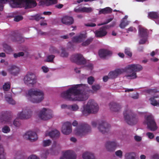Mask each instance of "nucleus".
<instances>
[{
	"instance_id": "nucleus-40",
	"label": "nucleus",
	"mask_w": 159,
	"mask_h": 159,
	"mask_svg": "<svg viewBox=\"0 0 159 159\" xmlns=\"http://www.w3.org/2000/svg\"><path fill=\"white\" fill-rule=\"evenodd\" d=\"M61 56L63 57H66L68 56V53L66 52L64 48L61 49V52L60 54Z\"/></svg>"
},
{
	"instance_id": "nucleus-17",
	"label": "nucleus",
	"mask_w": 159,
	"mask_h": 159,
	"mask_svg": "<svg viewBox=\"0 0 159 159\" xmlns=\"http://www.w3.org/2000/svg\"><path fill=\"white\" fill-rule=\"evenodd\" d=\"M24 139L32 142L38 139L36 133L32 131H29L26 132L23 136Z\"/></svg>"
},
{
	"instance_id": "nucleus-13",
	"label": "nucleus",
	"mask_w": 159,
	"mask_h": 159,
	"mask_svg": "<svg viewBox=\"0 0 159 159\" xmlns=\"http://www.w3.org/2000/svg\"><path fill=\"white\" fill-rule=\"evenodd\" d=\"M143 123L147 125L148 127L152 131H154L157 129L153 118L151 115H149L145 117Z\"/></svg>"
},
{
	"instance_id": "nucleus-31",
	"label": "nucleus",
	"mask_w": 159,
	"mask_h": 159,
	"mask_svg": "<svg viewBox=\"0 0 159 159\" xmlns=\"http://www.w3.org/2000/svg\"><path fill=\"white\" fill-rule=\"evenodd\" d=\"M136 153L134 152L126 153L125 155V159H135Z\"/></svg>"
},
{
	"instance_id": "nucleus-2",
	"label": "nucleus",
	"mask_w": 159,
	"mask_h": 159,
	"mask_svg": "<svg viewBox=\"0 0 159 159\" xmlns=\"http://www.w3.org/2000/svg\"><path fill=\"white\" fill-rule=\"evenodd\" d=\"M143 67L138 64H131L127 65L124 68H118L110 72L108 74L110 78H116L124 72H126L125 76L129 79H134L137 77L136 72L141 70Z\"/></svg>"
},
{
	"instance_id": "nucleus-34",
	"label": "nucleus",
	"mask_w": 159,
	"mask_h": 159,
	"mask_svg": "<svg viewBox=\"0 0 159 159\" xmlns=\"http://www.w3.org/2000/svg\"><path fill=\"white\" fill-rule=\"evenodd\" d=\"M150 100L151 104L154 106H159V100H157L155 99V98H150Z\"/></svg>"
},
{
	"instance_id": "nucleus-56",
	"label": "nucleus",
	"mask_w": 159,
	"mask_h": 159,
	"mask_svg": "<svg viewBox=\"0 0 159 159\" xmlns=\"http://www.w3.org/2000/svg\"><path fill=\"white\" fill-rule=\"evenodd\" d=\"M50 51L53 53H59V52L58 50L53 47L51 48L50 49Z\"/></svg>"
},
{
	"instance_id": "nucleus-8",
	"label": "nucleus",
	"mask_w": 159,
	"mask_h": 159,
	"mask_svg": "<svg viewBox=\"0 0 159 159\" xmlns=\"http://www.w3.org/2000/svg\"><path fill=\"white\" fill-rule=\"evenodd\" d=\"M71 60L77 64L79 65H84L86 66L87 68L91 70L93 68V66L91 63H87L86 62L83 56L80 54H77L73 55L71 57Z\"/></svg>"
},
{
	"instance_id": "nucleus-35",
	"label": "nucleus",
	"mask_w": 159,
	"mask_h": 159,
	"mask_svg": "<svg viewBox=\"0 0 159 159\" xmlns=\"http://www.w3.org/2000/svg\"><path fill=\"white\" fill-rule=\"evenodd\" d=\"M6 100L9 103L12 105L16 104V102L13 100L11 96H8L7 95L5 96Z\"/></svg>"
},
{
	"instance_id": "nucleus-51",
	"label": "nucleus",
	"mask_w": 159,
	"mask_h": 159,
	"mask_svg": "<svg viewBox=\"0 0 159 159\" xmlns=\"http://www.w3.org/2000/svg\"><path fill=\"white\" fill-rule=\"evenodd\" d=\"M49 153L48 151H47L41 155V157L43 159H45Z\"/></svg>"
},
{
	"instance_id": "nucleus-62",
	"label": "nucleus",
	"mask_w": 159,
	"mask_h": 159,
	"mask_svg": "<svg viewBox=\"0 0 159 159\" xmlns=\"http://www.w3.org/2000/svg\"><path fill=\"white\" fill-rule=\"evenodd\" d=\"M69 105H67L66 104H62L61 106V107L62 109L67 108L68 109Z\"/></svg>"
},
{
	"instance_id": "nucleus-38",
	"label": "nucleus",
	"mask_w": 159,
	"mask_h": 159,
	"mask_svg": "<svg viewBox=\"0 0 159 159\" xmlns=\"http://www.w3.org/2000/svg\"><path fill=\"white\" fill-rule=\"evenodd\" d=\"M3 46V50L6 52L9 53L11 51V48L7 44H4Z\"/></svg>"
},
{
	"instance_id": "nucleus-5",
	"label": "nucleus",
	"mask_w": 159,
	"mask_h": 159,
	"mask_svg": "<svg viewBox=\"0 0 159 159\" xmlns=\"http://www.w3.org/2000/svg\"><path fill=\"white\" fill-rule=\"evenodd\" d=\"M99 107L97 104L93 100H89L86 105L84 106L80 109L84 116H87L91 113L97 112Z\"/></svg>"
},
{
	"instance_id": "nucleus-60",
	"label": "nucleus",
	"mask_w": 159,
	"mask_h": 159,
	"mask_svg": "<svg viewBox=\"0 0 159 159\" xmlns=\"http://www.w3.org/2000/svg\"><path fill=\"white\" fill-rule=\"evenodd\" d=\"M134 139L137 141H140L142 139V137L136 135L134 136Z\"/></svg>"
},
{
	"instance_id": "nucleus-22",
	"label": "nucleus",
	"mask_w": 159,
	"mask_h": 159,
	"mask_svg": "<svg viewBox=\"0 0 159 159\" xmlns=\"http://www.w3.org/2000/svg\"><path fill=\"white\" fill-rule=\"evenodd\" d=\"M7 70L11 74L15 75L19 73L20 69L16 66L11 65L9 66Z\"/></svg>"
},
{
	"instance_id": "nucleus-28",
	"label": "nucleus",
	"mask_w": 159,
	"mask_h": 159,
	"mask_svg": "<svg viewBox=\"0 0 159 159\" xmlns=\"http://www.w3.org/2000/svg\"><path fill=\"white\" fill-rule=\"evenodd\" d=\"M111 52L107 50L101 49L98 52L99 56L101 57H103L106 56H108L111 54Z\"/></svg>"
},
{
	"instance_id": "nucleus-10",
	"label": "nucleus",
	"mask_w": 159,
	"mask_h": 159,
	"mask_svg": "<svg viewBox=\"0 0 159 159\" xmlns=\"http://www.w3.org/2000/svg\"><path fill=\"white\" fill-rule=\"evenodd\" d=\"M90 130V127L88 125L85 124L78 126L74 130V132L76 135L81 137L85 135Z\"/></svg>"
},
{
	"instance_id": "nucleus-50",
	"label": "nucleus",
	"mask_w": 159,
	"mask_h": 159,
	"mask_svg": "<svg viewBox=\"0 0 159 159\" xmlns=\"http://www.w3.org/2000/svg\"><path fill=\"white\" fill-rule=\"evenodd\" d=\"M24 53L23 52H20L14 54V57L15 58H17L18 57L23 56Z\"/></svg>"
},
{
	"instance_id": "nucleus-11",
	"label": "nucleus",
	"mask_w": 159,
	"mask_h": 159,
	"mask_svg": "<svg viewBox=\"0 0 159 159\" xmlns=\"http://www.w3.org/2000/svg\"><path fill=\"white\" fill-rule=\"evenodd\" d=\"M98 124V128L99 131L102 134L107 132L109 130L110 125L105 121H102L98 122L97 121H93L92 124L93 127H96Z\"/></svg>"
},
{
	"instance_id": "nucleus-49",
	"label": "nucleus",
	"mask_w": 159,
	"mask_h": 159,
	"mask_svg": "<svg viewBox=\"0 0 159 159\" xmlns=\"http://www.w3.org/2000/svg\"><path fill=\"white\" fill-rule=\"evenodd\" d=\"M147 92L148 93L151 94L156 93L158 92V91L156 89H149L147 90Z\"/></svg>"
},
{
	"instance_id": "nucleus-9",
	"label": "nucleus",
	"mask_w": 159,
	"mask_h": 159,
	"mask_svg": "<svg viewBox=\"0 0 159 159\" xmlns=\"http://www.w3.org/2000/svg\"><path fill=\"white\" fill-rule=\"evenodd\" d=\"M52 111L49 109L43 108L39 111L38 116L41 120H47L52 118L53 117Z\"/></svg>"
},
{
	"instance_id": "nucleus-43",
	"label": "nucleus",
	"mask_w": 159,
	"mask_h": 159,
	"mask_svg": "<svg viewBox=\"0 0 159 159\" xmlns=\"http://www.w3.org/2000/svg\"><path fill=\"white\" fill-rule=\"evenodd\" d=\"M43 146L46 147L49 146L51 144V141L49 139H47L43 140Z\"/></svg>"
},
{
	"instance_id": "nucleus-32",
	"label": "nucleus",
	"mask_w": 159,
	"mask_h": 159,
	"mask_svg": "<svg viewBox=\"0 0 159 159\" xmlns=\"http://www.w3.org/2000/svg\"><path fill=\"white\" fill-rule=\"evenodd\" d=\"M79 108V106L76 104L69 105L68 109L71 111H78Z\"/></svg>"
},
{
	"instance_id": "nucleus-53",
	"label": "nucleus",
	"mask_w": 159,
	"mask_h": 159,
	"mask_svg": "<svg viewBox=\"0 0 159 159\" xmlns=\"http://www.w3.org/2000/svg\"><path fill=\"white\" fill-rule=\"evenodd\" d=\"M125 53L129 56V57H131L132 55L131 52L130 51L129 49V48H125Z\"/></svg>"
},
{
	"instance_id": "nucleus-30",
	"label": "nucleus",
	"mask_w": 159,
	"mask_h": 159,
	"mask_svg": "<svg viewBox=\"0 0 159 159\" xmlns=\"http://www.w3.org/2000/svg\"><path fill=\"white\" fill-rule=\"evenodd\" d=\"M110 106L111 109L114 111H118L120 108V106L115 103H111Z\"/></svg>"
},
{
	"instance_id": "nucleus-6",
	"label": "nucleus",
	"mask_w": 159,
	"mask_h": 159,
	"mask_svg": "<svg viewBox=\"0 0 159 159\" xmlns=\"http://www.w3.org/2000/svg\"><path fill=\"white\" fill-rule=\"evenodd\" d=\"M123 114L126 122L129 125H133L137 122L138 118L130 109L128 108L126 109Z\"/></svg>"
},
{
	"instance_id": "nucleus-19",
	"label": "nucleus",
	"mask_w": 159,
	"mask_h": 159,
	"mask_svg": "<svg viewBox=\"0 0 159 159\" xmlns=\"http://www.w3.org/2000/svg\"><path fill=\"white\" fill-rule=\"evenodd\" d=\"M0 123L11 125V117H6L5 112H2L0 113Z\"/></svg>"
},
{
	"instance_id": "nucleus-52",
	"label": "nucleus",
	"mask_w": 159,
	"mask_h": 159,
	"mask_svg": "<svg viewBox=\"0 0 159 159\" xmlns=\"http://www.w3.org/2000/svg\"><path fill=\"white\" fill-rule=\"evenodd\" d=\"M100 88V86L98 85H94L92 86V89L94 91H96L99 89Z\"/></svg>"
},
{
	"instance_id": "nucleus-54",
	"label": "nucleus",
	"mask_w": 159,
	"mask_h": 159,
	"mask_svg": "<svg viewBox=\"0 0 159 159\" xmlns=\"http://www.w3.org/2000/svg\"><path fill=\"white\" fill-rule=\"evenodd\" d=\"M94 81V78L92 77H90L88 78V81L89 84H91Z\"/></svg>"
},
{
	"instance_id": "nucleus-29",
	"label": "nucleus",
	"mask_w": 159,
	"mask_h": 159,
	"mask_svg": "<svg viewBox=\"0 0 159 159\" xmlns=\"http://www.w3.org/2000/svg\"><path fill=\"white\" fill-rule=\"evenodd\" d=\"M112 9L109 7H106L103 9H101L99 10L98 14H105L110 13L112 12Z\"/></svg>"
},
{
	"instance_id": "nucleus-33",
	"label": "nucleus",
	"mask_w": 159,
	"mask_h": 159,
	"mask_svg": "<svg viewBox=\"0 0 159 159\" xmlns=\"http://www.w3.org/2000/svg\"><path fill=\"white\" fill-rule=\"evenodd\" d=\"M130 21L127 20L122 19L120 25V27L122 29H124L126 26L128 25Z\"/></svg>"
},
{
	"instance_id": "nucleus-59",
	"label": "nucleus",
	"mask_w": 159,
	"mask_h": 159,
	"mask_svg": "<svg viewBox=\"0 0 159 159\" xmlns=\"http://www.w3.org/2000/svg\"><path fill=\"white\" fill-rule=\"evenodd\" d=\"M28 159H39V158L35 155H32L30 156Z\"/></svg>"
},
{
	"instance_id": "nucleus-7",
	"label": "nucleus",
	"mask_w": 159,
	"mask_h": 159,
	"mask_svg": "<svg viewBox=\"0 0 159 159\" xmlns=\"http://www.w3.org/2000/svg\"><path fill=\"white\" fill-rule=\"evenodd\" d=\"M86 38L87 35L86 33H80L73 37L72 39V42L76 43L82 42V45L83 46H86L89 44L93 39V38H90L84 41Z\"/></svg>"
},
{
	"instance_id": "nucleus-37",
	"label": "nucleus",
	"mask_w": 159,
	"mask_h": 159,
	"mask_svg": "<svg viewBox=\"0 0 159 159\" xmlns=\"http://www.w3.org/2000/svg\"><path fill=\"white\" fill-rule=\"evenodd\" d=\"M11 84L10 82H7L4 83L3 86V89L5 91L8 90L10 88Z\"/></svg>"
},
{
	"instance_id": "nucleus-61",
	"label": "nucleus",
	"mask_w": 159,
	"mask_h": 159,
	"mask_svg": "<svg viewBox=\"0 0 159 159\" xmlns=\"http://www.w3.org/2000/svg\"><path fill=\"white\" fill-rule=\"evenodd\" d=\"M85 25L87 26L94 27L96 25L94 23H90L86 24Z\"/></svg>"
},
{
	"instance_id": "nucleus-64",
	"label": "nucleus",
	"mask_w": 159,
	"mask_h": 159,
	"mask_svg": "<svg viewBox=\"0 0 159 159\" xmlns=\"http://www.w3.org/2000/svg\"><path fill=\"white\" fill-rule=\"evenodd\" d=\"M132 97L135 99H137L139 98V95L138 93H136L132 96Z\"/></svg>"
},
{
	"instance_id": "nucleus-27",
	"label": "nucleus",
	"mask_w": 159,
	"mask_h": 159,
	"mask_svg": "<svg viewBox=\"0 0 159 159\" xmlns=\"http://www.w3.org/2000/svg\"><path fill=\"white\" fill-rule=\"evenodd\" d=\"M82 158L83 159H96L94 154L89 152H85L82 155Z\"/></svg>"
},
{
	"instance_id": "nucleus-55",
	"label": "nucleus",
	"mask_w": 159,
	"mask_h": 159,
	"mask_svg": "<svg viewBox=\"0 0 159 159\" xmlns=\"http://www.w3.org/2000/svg\"><path fill=\"white\" fill-rule=\"evenodd\" d=\"M137 31L136 29L133 27H130L127 30V32H136Z\"/></svg>"
},
{
	"instance_id": "nucleus-1",
	"label": "nucleus",
	"mask_w": 159,
	"mask_h": 159,
	"mask_svg": "<svg viewBox=\"0 0 159 159\" xmlns=\"http://www.w3.org/2000/svg\"><path fill=\"white\" fill-rule=\"evenodd\" d=\"M88 87L86 84H82L72 85L66 91L61 94L62 97L73 101H84L89 97V95L84 91H88Z\"/></svg>"
},
{
	"instance_id": "nucleus-15",
	"label": "nucleus",
	"mask_w": 159,
	"mask_h": 159,
	"mask_svg": "<svg viewBox=\"0 0 159 159\" xmlns=\"http://www.w3.org/2000/svg\"><path fill=\"white\" fill-rule=\"evenodd\" d=\"M118 146L119 144L116 140L107 141L105 144L106 149L109 152L114 151Z\"/></svg>"
},
{
	"instance_id": "nucleus-24",
	"label": "nucleus",
	"mask_w": 159,
	"mask_h": 159,
	"mask_svg": "<svg viewBox=\"0 0 159 159\" xmlns=\"http://www.w3.org/2000/svg\"><path fill=\"white\" fill-rule=\"evenodd\" d=\"M139 34L140 37H147V30L141 25L139 26Z\"/></svg>"
},
{
	"instance_id": "nucleus-25",
	"label": "nucleus",
	"mask_w": 159,
	"mask_h": 159,
	"mask_svg": "<svg viewBox=\"0 0 159 159\" xmlns=\"http://www.w3.org/2000/svg\"><path fill=\"white\" fill-rule=\"evenodd\" d=\"M74 11L76 12H84L88 13L92 11H93V9L90 7H80L78 8H75Z\"/></svg>"
},
{
	"instance_id": "nucleus-36",
	"label": "nucleus",
	"mask_w": 159,
	"mask_h": 159,
	"mask_svg": "<svg viewBox=\"0 0 159 159\" xmlns=\"http://www.w3.org/2000/svg\"><path fill=\"white\" fill-rule=\"evenodd\" d=\"M57 2V0H45V4L46 6H48L56 3Z\"/></svg>"
},
{
	"instance_id": "nucleus-44",
	"label": "nucleus",
	"mask_w": 159,
	"mask_h": 159,
	"mask_svg": "<svg viewBox=\"0 0 159 159\" xmlns=\"http://www.w3.org/2000/svg\"><path fill=\"white\" fill-rule=\"evenodd\" d=\"M11 91L14 94H16L20 93L22 91V90L19 88L17 89H11Z\"/></svg>"
},
{
	"instance_id": "nucleus-63",
	"label": "nucleus",
	"mask_w": 159,
	"mask_h": 159,
	"mask_svg": "<svg viewBox=\"0 0 159 159\" xmlns=\"http://www.w3.org/2000/svg\"><path fill=\"white\" fill-rule=\"evenodd\" d=\"M63 6V5L62 4H59L55 6V7L58 8L60 9L62 8Z\"/></svg>"
},
{
	"instance_id": "nucleus-14",
	"label": "nucleus",
	"mask_w": 159,
	"mask_h": 159,
	"mask_svg": "<svg viewBox=\"0 0 159 159\" xmlns=\"http://www.w3.org/2000/svg\"><path fill=\"white\" fill-rule=\"evenodd\" d=\"M32 115V112L27 108L22 109L21 111L18 113L17 117L21 119H27L30 118Z\"/></svg>"
},
{
	"instance_id": "nucleus-48",
	"label": "nucleus",
	"mask_w": 159,
	"mask_h": 159,
	"mask_svg": "<svg viewBox=\"0 0 159 159\" xmlns=\"http://www.w3.org/2000/svg\"><path fill=\"white\" fill-rule=\"evenodd\" d=\"M23 19V17L21 16H16L14 18L15 21L18 22Z\"/></svg>"
},
{
	"instance_id": "nucleus-47",
	"label": "nucleus",
	"mask_w": 159,
	"mask_h": 159,
	"mask_svg": "<svg viewBox=\"0 0 159 159\" xmlns=\"http://www.w3.org/2000/svg\"><path fill=\"white\" fill-rule=\"evenodd\" d=\"M55 56L53 55L48 56L47 58L46 61L48 62H52Z\"/></svg>"
},
{
	"instance_id": "nucleus-4",
	"label": "nucleus",
	"mask_w": 159,
	"mask_h": 159,
	"mask_svg": "<svg viewBox=\"0 0 159 159\" xmlns=\"http://www.w3.org/2000/svg\"><path fill=\"white\" fill-rule=\"evenodd\" d=\"M25 96L29 101L33 103H39L44 99L43 92L39 89H30Z\"/></svg>"
},
{
	"instance_id": "nucleus-21",
	"label": "nucleus",
	"mask_w": 159,
	"mask_h": 159,
	"mask_svg": "<svg viewBox=\"0 0 159 159\" xmlns=\"http://www.w3.org/2000/svg\"><path fill=\"white\" fill-rule=\"evenodd\" d=\"M95 36L97 37H102L106 35L107 32L106 28L105 27H102L99 30L96 31L94 32Z\"/></svg>"
},
{
	"instance_id": "nucleus-18",
	"label": "nucleus",
	"mask_w": 159,
	"mask_h": 159,
	"mask_svg": "<svg viewBox=\"0 0 159 159\" xmlns=\"http://www.w3.org/2000/svg\"><path fill=\"white\" fill-rule=\"evenodd\" d=\"M61 132L64 134L68 135L72 132L71 124L69 122L65 123L61 128Z\"/></svg>"
},
{
	"instance_id": "nucleus-45",
	"label": "nucleus",
	"mask_w": 159,
	"mask_h": 159,
	"mask_svg": "<svg viewBox=\"0 0 159 159\" xmlns=\"http://www.w3.org/2000/svg\"><path fill=\"white\" fill-rule=\"evenodd\" d=\"M41 15L39 14H37L34 16V19L38 21L39 20L42 19H44V17H43L41 16Z\"/></svg>"
},
{
	"instance_id": "nucleus-12",
	"label": "nucleus",
	"mask_w": 159,
	"mask_h": 159,
	"mask_svg": "<svg viewBox=\"0 0 159 159\" xmlns=\"http://www.w3.org/2000/svg\"><path fill=\"white\" fill-rule=\"evenodd\" d=\"M24 81L27 85L33 86L37 82V78L34 73L29 72L25 76Z\"/></svg>"
},
{
	"instance_id": "nucleus-42",
	"label": "nucleus",
	"mask_w": 159,
	"mask_h": 159,
	"mask_svg": "<svg viewBox=\"0 0 159 159\" xmlns=\"http://www.w3.org/2000/svg\"><path fill=\"white\" fill-rule=\"evenodd\" d=\"M116 156L120 158H121L123 156V152L121 150H118L115 152Z\"/></svg>"
},
{
	"instance_id": "nucleus-26",
	"label": "nucleus",
	"mask_w": 159,
	"mask_h": 159,
	"mask_svg": "<svg viewBox=\"0 0 159 159\" xmlns=\"http://www.w3.org/2000/svg\"><path fill=\"white\" fill-rule=\"evenodd\" d=\"M159 15L157 12H151L148 13V17L151 19H157L155 21V22L157 24H159V19L158 18Z\"/></svg>"
},
{
	"instance_id": "nucleus-39",
	"label": "nucleus",
	"mask_w": 159,
	"mask_h": 159,
	"mask_svg": "<svg viewBox=\"0 0 159 159\" xmlns=\"http://www.w3.org/2000/svg\"><path fill=\"white\" fill-rule=\"evenodd\" d=\"M19 118H16L13 121V124L16 127H19L21 125L20 122L19 121Z\"/></svg>"
},
{
	"instance_id": "nucleus-58",
	"label": "nucleus",
	"mask_w": 159,
	"mask_h": 159,
	"mask_svg": "<svg viewBox=\"0 0 159 159\" xmlns=\"http://www.w3.org/2000/svg\"><path fill=\"white\" fill-rule=\"evenodd\" d=\"M42 69L44 73H47L49 71L48 68L46 66H42Z\"/></svg>"
},
{
	"instance_id": "nucleus-57",
	"label": "nucleus",
	"mask_w": 159,
	"mask_h": 159,
	"mask_svg": "<svg viewBox=\"0 0 159 159\" xmlns=\"http://www.w3.org/2000/svg\"><path fill=\"white\" fill-rule=\"evenodd\" d=\"M147 135L148 136L149 138L150 139H152L154 137V135L152 133L148 132L147 133Z\"/></svg>"
},
{
	"instance_id": "nucleus-41",
	"label": "nucleus",
	"mask_w": 159,
	"mask_h": 159,
	"mask_svg": "<svg viewBox=\"0 0 159 159\" xmlns=\"http://www.w3.org/2000/svg\"><path fill=\"white\" fill-rule=\"evenodd\" d=\"M2 132L5 133H8L10 131L9 127L7 126H4L2 129Z\"/></svg>"
},
{
	"instance_id": "nucleus-20",
	"label": "nucleus",
	"mask_w": 159,
	"mask_h": 159,
	"mask_svg": "<svg viewBox=\"0 0 159 159\" xmlns=\"http://www.w3.org/2000/svg\"><path fill=\"white\" fill-rule=\"evenodd\" d=\"M60 134V132L57 130L50 128L46 132L45 135V136H49L51 138H54L58 137Z\"/></svg>"
},
{
	"instance_id": "nucleus-3",
	"label": "nucleus",
	"mask_w": 159,
	"mask_h": 159,
	"mask_svg": "<svg viewBox=\"0 0 159 159\" xmlns=\"http://www.w3.org/2000/svg\"><path fill=\"white\" fill-rule=\"evenodd\" d=\"M9 2L13 8L24 7L25 9L33 8L37 4L34 0H0V3L3 4Z\"/></svg>"
},
{
	"instance_id": "nucleus-23",
	"label": "nucleus",
	"mask_w": 159,
	"mask_h": 159,
	"mask_svg": "<svg viewBox=\"0 0 159 159\" xmlns=\"http://www.w3.org/2000/svg\"><path fill=\"white\" fill-rule=\"evenodd\" d=\"M61 22L63 24L66 25H70L74 23L73 18L70 16H63L61 20Z\"/></svg>"
},
{
	"instance_id": "nucleus-16",
	"label": "nucleus",
	"mask_w": 159,
	"mask_h": 159,
	"mask_svg": "<svg viewBox=\"0 0 159 159\" xmlns=\"http://www.w3.org/2000/svg\"><path fill=\"white\" fill-rule=\"evenodd\" d=\"M76 156L75 152L69 150L63 152L60 159H76Z\"/></svg>"
},
{
	"instance_id": "nucleus-46",
	"label": "nucleus",
	"mask_w": 159,
	"mask_h": 159,
	"mask_svg": "<svg viewBox=\"0 0 159 159\" xmlns=\"http://www.w3.org/2000/svg\"><path fill=\"white\" fill-rule=\"evenodd\" d=\"M141 38L139 41L140 44H143L147 41V37H141Z\"/></svg>"
}]
</instances>
